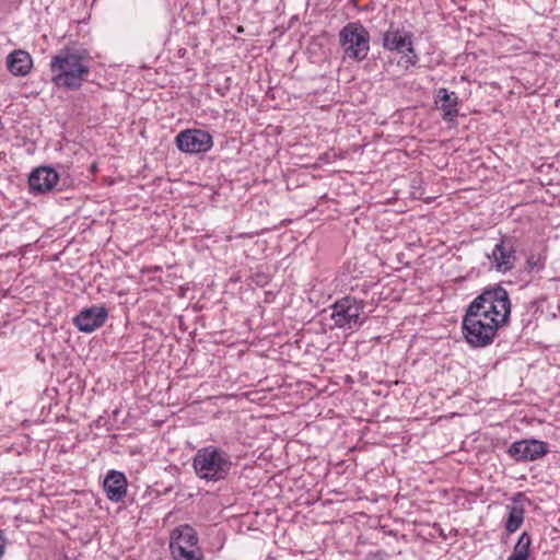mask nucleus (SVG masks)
Returning a JSON list of instances; mask_svg holds the SVG:
<instances>
[{
    "label": "nucleus",
    "instance_id": "1",
    "mask_svg": "<svg viewBox=\"0 0 560 560\" xmlns=\"http://www.w3.org/2000/svg\"><path fill=\"white\" fill-rule=\"evenodd\" d=\"M89 61L85 49H61L50 60L51 81L59 89L79 90L90 74Z\"/></svg>",
    "mask_w": 560,
    "mask_h": 560
},
{
    "label": "nucleus",
    "instance_id": "2",
    "mask_svg": "<svg viewBox=\"0 0 560 560\" xmlns=\"http://www.w3.org/2000/svg\"><path fill=\"white\" fill-rule=\"evenodd\" d=\"M232 465L231 455L213 445L198 450L192 458V467L197 477L208 482L225 480Z\"/></svg>",
    "mask_w": 560,
    "mask_h": 560
},
{
    "label": "nucleus",
    "instance_id": "3",
    "mask_svg": "<svg viewBox=\"0 0 560 560\" xmlns=\"http://www.w3.org/2000/svg\"><path fill=\"white\" fill-rule=\"evenodd\" d=\"M467 307L462 320V331L466 342L474 348H485L491 345L500 328L508 324H500L497 318Z\"/></svg>",
    "mask_w": 560,
    "mask_h": 560
},
{
    "label": "nucleus",
    "instance_id": "4",
    "mask_svg": "<svg viewBox=\"0 0 560 560\" xmlns=\"http://www.w3.org/2000/svg\"><path fill=\"white\" fill-rule=\"evenodd\" d=\"M467 307L488 315V318H497L500 324H509L512 304L506 289L492 284L486 287Z\"/></svg>",
    "mask_w": 560,
    "mask_h": 560
},
{
    "label": "nucleus",
    "instance_id": "5",
    "mask_svg": "<svg viewBox=\"0 0 560 560\" xmlns=\"http://www.w3.org/2000/svg\"><path fill=\"white\" fill-rule=\"evenodd\" d=\"M170 550L174 560L205 559L198 533L188 524L178 525L171 532Z\"/></svg>",
    "mask_w": 560,
    "mask_h": 560
},
{
    "label": "nucleus",
    "instance_id": "6",
    "mask_svg": "<svg viewBox=\"0 0 560 560\" xmlns=\"http://www.w3.org/2000/svg\"><path fill=\"white\" fill-rule=\"evenodd\" d=\"M517 238L511 235H501L492 252L487 254L490 266L498 272L506 273L515 268L517 256Z\"/></svg>",
    "mask_w": 560,
    "mask_h": 560
},
{
    "label": "nucleus",
    "instance_id": "7",
    "mask_svg": "<svg viewBox=\"0 0 560 560\" xmlns=\"http://www.w3.org/2000/svg\"><path fill=\"white\" fill-rule=\"evenodd\" d=\"M178 150L185 153L198 154L208 152L213 145L212 136L202 129H186L175 138Z\"/></svg>",
    "mask_w": 560,
    "mask_h": 560
},
{
    "label": "nucleus",
    "instance_id": "8",
    "mask_svg": "<svg viewBox=\"0 0 560 560\" xmlns=\"http://www.w3.org/2000/svg\"><path fill=\"white\" fill-rule=\"evenodd\" d=\"M546 442L529 439L512 443L508 450L509 455L516 462H533L548 453Z\"/></svg>",
    "mask_w": 560,
    "mask_h": 560
},
{
    "label": "nucleus",
    "instance_id": "9",
    "mask_svg": "<svg viewBox=\"0 0 560 560\" xmlns=\"http://www.w3.org/2000/svg\"><path fill=\"white\" fill-rule=\"evenodd\" d=\"M412 34L405 30L394 28L390 26L383 36V46L387 50L397 51L399 54H412V58H408V62L415 65L417 62V55L412 46Z\"/></svg>",
    "mask_w": 560,
    "mask_h": 560
},
{
    "label": "nucleus",
    "instance_id": "10",
    "mask_svg": "<svg viewBox=\"0 0 560 560\" xmlns=\"http://www.w3.org/2000/svg\"><path fill=\"white\" fill-rule=\"evenodd\" d=\"M108 317V312L103 305L83 308L73 317V325L82 332H93L102 327Z\"/></svg>",
    "mask_w": 560,
    "mask_h": 560
},
{
    "label": "nucleus",
    "instance_id": "11",
    "mask_svg": "<svg viewBox=\"0 0 560 560\" xmlns=\"http://www.w3.org/2000/svg\"><path fill=\"white\" fill-rule=\"evenodd\" d=\"M59 180L58 173L50 166H39L28 176V188L33 195L51 191Z\"/></svg>",
    "mask_w": 560,
    "mask_h": 560
},
{
    "label": "nucleus",
    "instance_id": "12",
    "mask_svg": "<svg viewBox=\"0 0 560 560\" xmlns=\"http://www.w3.org/2000/svg\"><path fill=\"white\" fill-rule=\"evenodd\" d=\"M527 498L524 493L517 492L513 498L511 504L506 506L508 516L505 520L504 528L508 535L515 533L524 523L525 502Z\"/></svg>",
    "mask_w": 560,
    "mask_h": 560
},
{
    "label": "nucleus",
    "instance_id": "13",
    "mask_svg": "<svg viewBox=\"0 0 560 560\" xmlns=\"http://www.w3.org/2000/svg\"><path fill=\"white\" fill-rule=\"evenodd\" d=\"M106 497L112 502H121L127 493V478L117 470H109L103 481Z\"/></svg>",
    "mask_w": 560,
    "mask_h": 560
},
{
    "label": "nucleus",
    "instance_id": "14",
    "mask_svg": "<svg viewBox=\"0 0 560 560\" xmlns=\"http://www.w3.org/2000/svg\"><path fill=\"white\" fill-rule=\"evenodd\" d=\"M458 96L455 92H450L445 88L438 90L435 104L444 121L452 122L455 120L458 116Z\"/></svg>",
    "mask_w": 560,
    "mask_h": 560
},
{
    "label": "nucleus",
    "instance_id": "15",
    "mask_svg": "<svg viewBox=\"0 0 560 560\" xmlns=\"http://www.w3.org/2000/svg\"><path fill=\"white\" fill-rule=\"evenodd\" d=\"M33 66L31 55L22 49L10 52L7 57V68L14 77H25L30 73Z\"/></svg>",
    "mask_w": 560,
    "mask_h": 560
},
{
    "label": "nucleus",
    "instance_id": "16",
    "mask_svg": "<svg viewBox=\"0 0 560 560\" xmlns=\"http://www.w3.org/2000/svg\"><path fill=\"white\" fill-rule=\"evenodd\" d=\"M370 50V34L360 22H352V58L363 60Z\"/></svg>",
    "mask_w": 560,
    "mask_h": 560
},
{
    "label": "nucleus",
    "instance_id": "17",
    "mask_svg": "<svg viewBox=\"0 0 560 560\" xmlns=\"http://www.w3.org/2000/svg\"><path fill=\"white\" fill-rule=\"evenodd\" d=\"M532 546V537L523 532L514 545L513 551L508 560H528Z\"/></svg>",
    "mask_w": 560,
    "mask_h": 560
},
{
    "label": "nucleus",
    "instance_id": "18",
    "mask_svg": "<svg viewBox=\"0 0 560 560\" xmlns=\"http://www.w3.org/2000/svg\"><path fill=\"white\" fill-rule=\"evenodd\" d=\"M546 253L532 252L527 257L524 266V271L527 273L539 272L546 267Z\"/></svg>",
    "mask_w": 560,
    "mask_h": 560
},
{
    "label": "nucleus",
    "instance_id": "19",
    "mask_svg": "<svg viewBox=\"0 0 560 560\" xmlns=\"http://www.w3.org/2000/svg\"><path fill=\"white\" fill-rule=\"evenodd\" d=\"M349 308H350V306L345 307L343 305H340L339 303L335 304L331 317L335 319L336 325L343 326V325L350 323Z\"/></svg>",
    "mask_w": 560,
    "mask_h": 560
},
{
    "label": "nucleus",
    "instance_id": "20",
    "mask_svg": "<svg viewBox=\"0 0 560 560\" xmlns=\"http://www.w3.org/2000/svg\"><path fill=\"white\" fill-rule=\"evenodd\" d=\"M350 23L346 24L340 31V43L346 54L350 51Z\"/></svg>",
    "mask_w": 560,
    "mask_h": 560
},
{
    "label": "nucleus",
    "instance_id": "21",
    "mask_svg": "<svg viewBox=\"0 0 560 560\" xmlns=\"http://www.w3.org/2000/svg\"><path fill=\"white\" fill-rule=\"evenodd\" d=\"M363 307H364V304L362 301L357 302V300L352 299V308L355 310V313H352V315H351L352 324L359 323L361 325L363 323V320L360 319V312H363L362 311Z\"/></svg>",
    "mask_w": 560,
    "mask_h": 560
},
{
    "label": "nucleus",
    "instance_id": "22",
    "mask_svg": "<svg viewBox=\"0 0 560 560\" xmlns=\"http://www.w3.org/2000/svg\"><path fill=\"white\" fill-rule=\"evenodd\" d=\"M231 81L232 79L230 77H226L224 79V84L223 85H220L217 91L221 94V95H225V93L230 90V85H231Z\"/></svg>",
    "mask_w": 560,
    "mask_h": 560
},
{
    "label": "nucleus",
    "instance_id": "23",
    "mask_svg": "<svg viewBox=\"0 0 560 560\" xmlns=\"http://www.w3.org/2000/svg\"><path fill=\"white\" fill-rule=\"evenodd\" d=\"M345 380H346V382H350V376L346 375Z\"/></svg>",
    "mask_w": 560,
    "mask_h": 560
},
{
    "label": "nucleus",
    "instance_id": "24",
    "mask_svg": "<svg viewBox=\"0 0 560 560\" xmlns=\"http://www.w3.org/2000/svg\"><path fill=\"white\" fill-rule=\"evenodd\" d=\"M352 7H357L355 0H351Z\"/></svg>",
    "mask_w": 560,
    "mask_h": 560
}]
</instances>
